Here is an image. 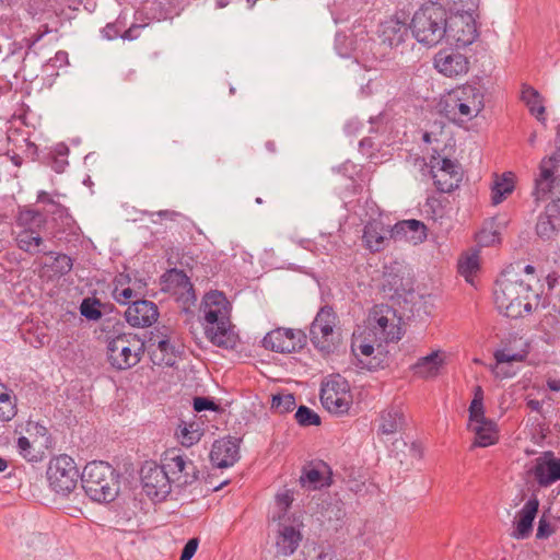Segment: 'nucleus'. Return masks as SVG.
Returning <instances> with one entry per match:
<instances>
[{"mask_svg": "<svg viewBox=\"0 0 560 560\" xmlns=\"http://www.w3.org/2000/svg\"><path fill=\"white\" fill-rule=\"evenodd\" d=\"M302 534L298 527L287 524L285 521H279L276 536V552L279 556H291L300 546Z\"/></svg>", "mask_w": 560, "mask_h": 560, "instance_id": "nucleus-24", "label": "nucleus"}, {"mask_svg": "<svg viewBox=\"0 0 560 560\" xmlns=\"http://www.w3.org/2000/svg\"><path fill=\"white\" fill-rule=\"evenodd\" d=\"M447 28V39L455 42L457 47H467L479 36L476 21L468 12L448 19Z\"/></svg>", "mask_w": 560, "mask_h": 560, "instance_id": "nucleus-14", "label": "nucleus"}, {"mask_svg": "<svg viewBox=\"0 0 560 560\" xmlns=\"http://www.w3.org/2000/svg\"><path fill=\"white\" fill-rule=\"evenodd\" d=\"M470 429L475 433L472 446L488 447L498 442L497 424L490 419L470 423Z\"/></svg>", "mask_w": 560, "mask_h": 560, "instance_id": "nucleus-34", "label": "nucleus"}, {"mask_svg": "<svg viewBox=\"0 0 560 560\" xmlns=\"http://www.w3.org/2000/svg\"><path fill=\"white\" fill-rule=\"evenodd\" d=\"M16 223L22 228L15 238L21 250L30 255H45L49 250L40 235L42 229L46 225L45 215L40 210L26 208L20 210Z\"/></svg>", "mask_w": 560, "mask_h": 560, "instance_id": "nucleus-5", "label": "nucleus"}, {"mask_svg": "<svg viewBox=\"0 0 560 560\" xmlns=\"http://www.w3.org/2000/svg\"><path fill=\"white\" fill-rule=\"evenodd\" d=\"M16 448L19 454L27 462L37 463L42 459V456L34 450L26 436H20L18 439Z\"/></svg>", "mask_w": 560, "mask_h": 560, "instance_id": "nucleus-48", "label": "nucleus"}, {"mask_svg": "<svg viewBox=\"0 0 560 560\" xmlns=\"http://www.w3.org/2000/svg\"><path fill=\"white\" fill-rule=\"evenodd\" d=\"M145 351V340L135 334H119L107 342L112 368L121 371L137 365Z\"/></svg>", "mask_w": 560, "mask_h": 560, "instance_id": "nucleus-6", "label": "nucleus"}, {"mask_svg": "<svg viewBox=\"0 0 560 560\" xmlns=\"http://www.w3.org/2000/svg\"><path fill=\"white\" fill-rule=\"evenodd\" d=\"M199 545L198 538H190L182 549L179 560H191Z\"/></svg>", "mask_w": 560, "mask_h": 560, "instance_id": "nucleus-59", "label": "nucleus"}, {"mask_svg": "<svg viewBox=\"0 0 560 560\" xmlns=\"http://www.w3.org/2000/svg\"><path fill=\"white\" fill-rule=\"evenodd\" d=\"M142 490L151 500L161 502L172 490V477L165 469L164 463L145 462L140 470Z\"/></svg>", "mask_w": 560, "mask_h": 560, "instance_id": "nucleus-9", "label": "nucleus"}, {"mask_svg": "<svg viewBox=\"0 0 560 560\" xmlns=\"http://www.w3.org/2000/svg\"><path fill=\"white\" fill-rule=\"evenodd\" d=\"M228 300L222 292L211 291L202 301L205 320L210 326H218L221 322H229Z\"/></svg>", "mask_w": 560, "mask_h": 560, "instance_id": "nucleus-23", "label": "nucleus"}, {"mask_svg": "<svg viewBox=\"0 0 560 560\" xmlns=\"http://www.w3.org/2000/svg\"><path fill=\"white\" fill-rule=\"evenodd\" d=\"M122 27L124 24H121L119 20L114 23H107L106 26L102 30L103 37L108 40H113L119 37Z\"/></svg>", "mask_w": 560, "mask_h": 560, "instance_id": "nucleus-56", "label": "nucleus"}, {"mask_svg": "<svg viewBox=\"0 0 560 560\" xmlns=\"http://www.w3.org/2000/svg\"><path fill=\"white\" fill-rule=\"evenodd\" d=\"M468 411H469L470 423L480 422L482 420H488V418L485 417L483 401L472 399Z\"/></svg>", "mask_w": 560, "mask_h": 560, "instance_id": "nucleus-55", "label": "nucleus"}, {"mask_svg": "<svg viewBox=\"0 0 560 560\" xmlns=\"http://www.w3.org/2000/svg\"><path fill=\"white\" fill-rule=\"evenodd\" d=\"M315 550L317 552L313 560H346L345 558L337 557L336 552L330 546H318L317 548H315Z\"/></svg>", "mask_w": 560, "mask_h": 560, "instance_id": "nucleus-58", "label": "nucleus"}, {"mask_svg": "<svg viewBox=\"0 0 560 560\" xmlns=\"http://www.w3.org/2000/svg\"><path fill=\"white\" fill-rule=\"evenodd\" d=\"M434 67L442 74L453 78L468 72L469 60L458 51L442 49L434 56Z\"/></svg>", "mask_w": 560, "mask_h": 560, "instance_id": "nucleus-20", "label": "nucleus"}, {"mask_svg": "<svg viewBox=\"0 0 560 560\" xmlns=\"http://www.w3.org/2000/svg\"><path fill=\"white\" fill-rule=\"evenodd\" d=\"M532 472L540 487H549L560 480V458L551 451L545 452L535 459Z\"/></svg>", "mask_w": 560, "mask_h": 560, "instance_id": "nucleus-19", "label": "nucleus"}, {"mask_svg": "<svg viewBox=\"0 0 560 560\" xmlns=\"http://www.w3.org/2000/svg\"><path fill=\"white\" fill-rule=\"evenodd\" d=\"M365 331L368 340L377 341V349L384 343L398 342L404 335L401 317L393 306L376 304L369 312Z\"/></svg>", "mask_w": 560, "mask_h": 560, "instance_id": "nucleus-4", "label": "nucleus"}, {"mask_svg": "<svg viewBox=\"0 0 560 560\" xmlns=\"http://www.w3.org/2000/svg\"><path fill=\"white\" fill-rule=\"evenodd\" d=\"M49 218L51 222V238L63 244L79 242L81 229L70 214L69 209L65 210V213H55V215Z\"/></svg>", "mask_w": 560, "mask_h": 560, "instance_id": "nucleus-18", "label": "nucleus"}, {"mask_svg": "<svg viewBox=\"0 0 560 560\" xmlns=\"http://www.w3.org/2000/svg\"><path fill=\"white\" fill-rule=\"evenodd\" d=\"M521 98L537 120L541 122L546 120V108L542 104L541 96L536 89L528 84H523Z\"/></svg>", "mask_w": 560, "mask_h": 560, "instance_id": "nucleus-39", "label": "nucleus"}, {"mask_svg": "<svg viewBox=\"0 0 560 560\" xmlns=\"http://www.w3.org/2000/svg\"><path fill=\"white\" fill-rule=\"evenodd\" d=\"M104 306L105 304H103L97 298H85L81 302L80 313L86 319L96 322L102 318L103 313L101 307Z\"/></svg>", "mask_w": 560, "mask_h": 560, "instance_id": "nucleus-42", "label": "nucleus"}, {"mask_svg": "<svg viewBox=\"0 0 560 560\" xmlns=\"http://www.w3.org/2000/svg\"><path fill=\"white\" fill-rule=\"evenodd\" d=\"M377 346V341H370L366 339V331H364L363 340H353L351 343V351L358 360V364L361 369L369 371H377L385 368L384 358H381L383 353L380 351L377 355L372 357L375 351L374 346Z\"/></svg>", "mask_w": 560, "mask_h": 560, "instance_id": "nucleus-21", "label": "nucleus"}, {"mask_svg": "<svg viewBox=\"0 0 560 560\" xmlns=\"http://www.w3.org/2000/svg\"><path fill=\"white\" fill-rule=\"evenodd\" d=\"M151 217L158 215L162 220H170L175 221L178 217H182V214L174 210H161L158 212H150Z\"/></svg>", "mask_w": 560, "mask_h": 560, "instance_id": "nucleus-63", "label": "nucleus"}, {"mask_svg": "<svg viewBox=\"0 0 560 560\" xmlns=\"http://www.w3.org/2000/svg\"><path fill=\"white\" fill-rule=\"evenodd\" d=\"M555 533V528L547 521L545 514L540 517L538 522L536 538L537 539H546Z\"/></svg>", "mask_w": 560, "mask_h": 560, "instance_id": "nucleus-57", "label": "nucleus"}, {"mask_svg": "<svg viewBox=\"0 0 560 560\" xmlns=\"http://www.w3.org/2000/svg\"><path fill=\"white\" fill-rule=\"evenodd\" d=\"M62 196L59 191L47 192L45 190H39L37 192L36 201L37 203L44 205L43 213L45 219L48 217L55 215V213L61 212L65 213V210L68 208L61 205L58 198Z\"/></svg>", "mask_w": 560, "mask_h": 560, "instance_id": "nucleus-40", "label": "nucleus"}, {"mask_svg": "<svg viewBox=\"0 0 560 560\" xmlns=\"http://www.w3.org/2000/svg\"><path fill=\"white\" fill-rule=\"evenodd\" d=\"M442 364L443 359L440 357V351H433L428 355L419 358L417 362L411 365V370L415 375L428 378L435 376Z\"/></svg>", "mask_w": 560, "mask_h": 560, "instance_id": "nucleus-36", "label": "nucleus"}, {"mask_svg": "<svg viewBox=\"0 0 560 560\" xmlns=\"http://www.w3.org/2000/svg\"><path fill=\"white\" fill-rule=\"evenodd\" d=\"M560 231V217H551L545 209L544 213L538 217L536 224L537 235L545 241L553 238Z\"/></svg>", "mask_w": 560, "mask_h": 560, "instance_id": "nucleus-41", "label": "nucleus"}, {"mask_svg": "<svg viewBox=\"0 0 560 560\" xmlns=\"http://www.w3.org/2000/svg\"><path fill=\"white\" fill-rule=\"evenodd\" d=\"M479 270V259L477 255L467 256L464 261L458 264V272L467 282H472L471 276Z\"/></svg>", "mask_w": 560, "mask_h": 560, "instance_id": "nucleus-49", "label": "nucleus"}, {"mask_svg": "<svg viewBox=\"0 0 560 560\" xmlns=\"http://www.w3.org/2000/svg\"><path fill=\"white\" fill-rule=\"evenodd\" d=\"M409 37V27L406 23L398 20H389L381 24L380 38L382 44L390 48H396L404 44Z\"/></svg>", "mask_w": 560, "mask_h": 560, "instance_id": "nucleus-28", "label": "nucleus"}, {"mask_svg": "<svg viewBox=\"0 0 560 560\" xmlns=\"http://www.w3.org/2000/svg\"><path fill=\"white\" fill-rule=\"evenodd\" d=\"M143 294L137 290L131 289L130 287L126 288H114L113 290V298L114 300L119 304H128V306L131 304L133 300H138Z\"/></svg>", "mask_w": 560, "mask_h": 560, "instance_id": "nucleus-50", "label": "nucleus"}, {"mask_svg": "<svg viewBox=\"0 0 560 560\" xmlns=\"http://www.w3.org/2000/svg\"><path fill=\"white\" fill-rule=\"evenodd\" d=\"M147 347L153 364L160 366L175 365L179 351L176 345L172 342L171 329L166 326L156 328L155 331L150 332V336L145 341V348Z\"/></svg>", "mask_w": 560, "mask_h": 560, "instance_id": "nucleus-10", "label": "nucleus"}, {"mask_svg": "<svg viewBox=\"0 0 560 560\" xmlns=\"http://www.w3.org/2000/svg\"><path fill=\"white\" fill-rule=\"evenodd\" d=\"M0 420L10 421L16 415L15 404L12 402L11 395L5 388L0 389Z\"/></svg>", "mask_w": 560, "mask_h": 560, "instance_id": "nucleus-46", "label": "nucleus"}, {"mask_svg": "<svg viewBox=\"0 0 560 560\" xmlns=\"http://www.w3.org/2000/svg\"><path fill=\"white\" fill-rule=\"evenodd\" d=\"M190 428H192V424L189 427L184 424L183 427H179L177 432L180 443L185 446H190L200 440V433L198 430H191Z\"/></svg>", "mask_w": 560, "mask_h": 560, "instance_id": "nucleus-52", "label": "nucleus"}, {"mask_svg": "<svg viewBox=\"0 0 560 560\" xmlns=\"http://www.w3.org/2000/svg\"><path fill=\"white\" fill-rule=\"evenodd\" d=\"M293 491L292 490H284L283 492L276 494V504L279 510L277 515L272 516L273 521H285V515L289 509L291 508V504L293 502Z\"/></svg>", "mask_w": 560, "mask_h": 560, "instance_id": "nucleus-45", "label": "nucleus"}, {"mask_svg": "<svg viewBox=\"0 0 560 560\" xmlns=\"http://www.w3.org/2000/svg\"><path fill=\"white\" fill-rule=\"evenodd\" d=\"M494 359L497 365L510 362H523L526 358V353L511 352L509 349H499L494 352Z\"/></svg>", "mask_w": 560, "mask_h": 560, "instance_id": "nucleus-51", "label": "nucleus"}, {"mask_svg": "<svg viewBox=\"0 0 560 560\" xmlns=\"http://www.w3.org/2000/svg\"><path fill=\"white\" fill-rule=\"evenodd\" d=\"M390 238L405 240L418 244L427 238V226L423 222L416 219L404 220L390 229Z\"/></svg>", "mask_w": 560, "mask_h": 560, "instance_id": "nucleus-26", "label": "nucleus"}, {"mask_svg": "<svg viewBox=\"0 0 560 560\" xmlns=\"http://www.w3.org/2000/svg\"><path fill=\"white\" fill-rule=\"evenodd\" d=\"M458 101V105H469L471 110L478 115L485 108V95L482 91L471 84H466L453 89L450 93Z\"/></svg>", "mask_w": 560, "mask_h": 560, "instance_id": "nucleus-30", "label": "nucleus"}, {"mask_svg": "<svg viewBox=\"0 0 560 560\" xmlns=\"http://www.w3.org/2000/svg\"><path fill=\"white\" fill-rule=\"evenodd\" d=\"M540 327L546 334H559L560 319L557 315L548 313L540 320Z\"/></svg>", "mask_w": 560, "mask_h": 560, "instance_id": "nucleus-53", "label": "nucleus"}, {"mask_svg": "<svg viewBox=\"0 0 560 560\" xmlns=\"http://www.w3.org/2000/svg\"><path fill=\"white\" fill-rule=\"evenodd\" d=\"M441 106L444 116L458 126H463L478 116L469 105H458V101L450 94L441 103Z\"/></svg>", "mask_w": 560, "mask_h": 560, "instance_id": "nucleus-29", "label": "nucleus"}, {"mask_svg": "<svg viewBox=\"0 0 560 560\" xmlns=\"http://www.w3.org/2000/svg\"><path fill=\"white\" fill-rule=\"evenodd\" d=\"M327 513L329 514L328 520H332L334 517L336 521L341 522L346 517V510L343 508V503L331 504L327 509Z\"/></svg>", "mask_w": 560, "mask_h": 560, "instance_id": "nucleus-60", "label": "nucleus"}, {"mask_svg": "<svg viewBox=\"0 0 560 560\" xmlns=\"http://www.w3.org/2000/svg\"><path fill=\"white\" fill-rule=\"evenodd\" d=\"M194 409L197 412L210 410V411H218L219 406L215 404V401L212 398L209 397H202L198 396L194 398L192 402Z\"/></svg>", "mask_w": 560, "mask_h": 560, "instance_id": "nucleus-54", "label": "nucleus"}, {"mask_svg": "<svg viewBox=\"0 0 560 560\" xmlns=\"http://www.w3.org/2000/svg\"><path fill=\"white\" fill-rule=\"evenodd\" d=\"M384 294L394 303L400 304L408 302L415 294L413 285L410 280L397 273H389L386 276L383 283Z\"/></svg>", "mask_w": 560, "mask_h": 560, "instance_id": "nucleus-25", "label": "nucleus"}, {"mask_svg": "<svg viewBox=\"0 0 560 560\" xmlns=\"http://www.w3.org/2000/svg\"><path fill=\"white\" fill-rule=\"evenodd\" d=\"M430 165L436 168L435 171L448 175L447 179L440 178V175H433V183L436 190L441 192H452L458 187L462 180V174L459 173L458 165L453 160L441 158L439 154L432 155Z\"/></svg>", "mask_w": 560, "mask_h": 560, "instance_id": "nucleus-16", "label": "nucleus"}, {"mask_svg": "<svg viewBox=\"0 0 560 560\" xmlns=\"http://www.w3.org/2000/svg\"><path fill=\"white\" fill-rule=\"evenodd\" d=\"M162 290L174 292L185 290L194 294V287L186 272L182 269L171 268L161 276Z\"/></svg>", "mask_w": 560, "mask_h": 560, "instance_id": "nucleus-33", "label": "nucleus"}, {"mask_svg": "<svg viewBox=\"0 0 560 560\" xmlns=\"http://www.w3.org/2000/svg\"><path fill=\"white\" fill-rule=\"evenodd\" d=\"M300 482L308 489H319L324 486V476L320 470L315 467L304 468L300 477Z\"/></svg>", "mask_w": 560, "mask_h": 560, "instance_id": "nucleus-43", "label": "nucleus"}, {"mask_svg": "<svg viewBox=\"0 0 560 560\" xmlns=\"http://www.w3.org/2000/svg\"><path fill=\"white\" fill-rule=\"evenodd\" d=\"M307 342L306 334L301 329L279 327L262 338V347L278 353H292L302 350Z\"/></svg>", "mask_w": 560, "mask_h": 560, "instance_id": "nucleus-11", "label": "nucleus"}, {"mask_svg": "<svg viewBox=\"0 0 560 560\" xmlns=\"http://www.w3.org/2000/svg\"><path fill=\"white\" fill-rule=\"evenodd\" d=\"M538 510L539 500L536 494H533L515 516L511 534L513 538L526 539L532 535L534 520Z\"/></svg>", "mask_w": 560, "mask_h": 560, "instance_id": "nucleus-22", "label": "nucleus"}, {"mask_svg": "<svg viewBox=\"0 0 560 560\" xmlns=\"http://www.w3.org/2000/svg\"><path fill=\"white\" fill-rule=\"evenodd\" d=\"M348 393V382L338 376V378L322 384L319 395L320 402L323 407L330 413H347L351 404Z\"/></svg>", "mask_w": 560, "mask_h": 560, "instance_id": "nucleus-13", "label": "nucleus"}, {"mask_svg": "<svg viewBox=\"0 0 560 560\" xmlns=\"http://www.w3.org/2000/svg\"><path fill=\"white\" fill-rule=\"evenodd\" d=\"M49 63L52 67H62L63 65H68V52L65 50L57 51L55 57L49 59Z\"/></svg>", "mask_w": 560, "mask_h": 560, "instance_id": "nucleus-62", "label": "nucleus"}, {"mask_svg": "<svg viewBox=\"0 0 560 560\" xmlns=\"http://www.w3.org/2000/svg\"><path fill=\"white\" fill-rule=\"evenodd\" d=\"M447 10L439 2L423 3L413 14L410 28L413 37L423 45L435 46L446 37Z\"/></svg>", "mask_w": 560, "mask_h": 560, "instance_id": "nucleus-2", "label": "nucleus"}, {"mask_svg": "<svg viewBox=\"0 0 560 560\" xmlns=\"http://www.w3.org/2000/svg\"><path fill=\"white\" fill-rule=\"evenodd\" d=\"M207 338L217 347L224 349H234L237 341V336L231 329V323L221 322L218 326L206 327Z\"/></svg>", "mask_w": 560, "mask_h": 560, "instance_id": "nucleus-32", "label": "nucleus"}, {"mask_svg": "<svg viewBox=\"0 0 560 560\" xmlns=\"http://www.w3.org/2000/svg\"><path fill=\"white\" fill-rule=\"evenodd\" d=\"M510 271H504L495 281L493 296L499 311L506 317L518 318L523 313H532L529 294L532 285L523 280L509 278Z\"/></svg>", "mask_w": 560, "mask_h": 560, "instance_id": "nucleus-3", "label": "nucleus"}, {"mask_svg": "<svg viewBox=\"0 0 560 560\" xmlns=\"http://www.w3.org/2000/svg\"><path fill=\"white\" fill-rule=\"evenodd\" d=\"M405 424V416L399 407H390L381 416L380 433L394 434L401 430Z\"/></svg>", "mask_w": 560, "mask_h": 560, "instance_id": "nucleus-37", "label": "nucleus"}, {"mask_svg": "<svg viewBox=\"0 0 560 560\" xmlns=\"http://www.w3.org/2000/svg\"><path fill=\"white\" fill-rule=\"evenodd\" d=\"M390 230H387L382 222L369 221L363 229V242L365 247L372 253L381 252L385 248Z\"/></svg>", "mask_w": 560, "mask_h": 560, "instance_id": "nucleus-27", "label": "nucleus"}, {"mask_svg": "<svg viewBox=\"0 0 560 560\" xmlns=\"http://www.w3.org/2000/svg\"><path fill=\"white\" fill-rule=\"evenodd\" d=\"M119 472L107 462L88 463L81 474L86 495L98 503L113 502L119 493Z\"/></svg>", "mask_w": 560, "mask_h": 560, "instance_id": "nucleus-1", "label": "nucleus"}, {"mask_svg": "<svg viewBox=\"0 0 560 560\" xmlns=\"http://www.w3.org/2000/svg\"><path fill=\"white\" fill-rule=\"evenodd\" d=\"M46 474L50 488L62 495L75 489L80 477L73 458L67 454L51 458Z\"/></svg>", "mask_w": 560, "mask_h": 560, "instance_id": "nucleus-7", "label": "nucleus"}, {"mask_svg": "<svg viewBox=\"0 0 560 560\" xmlns=\"http://www.w3.org/2000/svg\"><path fill=\"white\" fill-rule=\"evenodd\" d=\"M69 148L65 143H57L52 148L42 150L40 164L50 167L56 173H63L69 165L68 162Z\"/></svg>", "mask_w": 560, "mask_h": 560, "instance_id": "nucleus-31", "label": "nucleus"}, {"mask_svg": "<svg viewBox=\"0 0 560 560\" xmlns=\"http://www.w3.org/2000/svg\"><path fill=\"white\" fill-rule=\"evenodd\" d=\"M295 420L301 427L319 425L320 417L311 408L302 405L295 412Z\"/></svg>", "mask_w": 560, "mask_h": 560, "instance_id": "nucleus-47", "label": "nucleus"}, {"mask_svg": "<svg viewBox=\"0 0 560 560\" xmlns=\"http://www.w3.org/2000/svg\"><path fill=\"white\" fill-rule=\"evenodd\" d=\"M131 279L129 275L126 273H119L114 279V288H126L125 285H128L130 283Z\"/></svg>", "mask_w": 560, "mask_h": 560, "instance_id": "nucleus-64", "label": "nucleus"}, {"mask_svg": "<svg viewBox=\"0 0 560 560\" xmlns=\"http://www.w3.org/2000/svg\"><path fill=\"white\" fill-rule=\"evenodd\" d=\"M45 256L50 258L49 262L43 265L44 269L51 272V277L61 278L70 273L74 259L63 253L48 250Z\"/></svg>", "mask_w": 560, "mask_h": 560, "instance_id": "nucleus-35", "label": "nucleus"}, {"mask_svg": "<svg viewBox=\"0 0 560 560\" xmlns=\"http://www.w3.org/2000/svg\"><path fill=\"white\" fill-rule=\"evenodd\" d=\"M25 154L27 158H31L33 161H38L40 163L42 150L33 142L26 140V149Z\"/></svg>", "mask_w": 560, "mask_h": 560, "instance_id": "nucleus-61", "label": "nucleus"}, {"mask_svg": "<svg viewBox=\"0 0 560 560\" xmlns=\"http://www.w3.org/2000/svg\"><path fill=\"white\" fill-rule=\"evenodd\" d=\"M159 308L152 301L142 296L133 300L125 312L127 323L132 327H150L158 320Z\"/></svg>", "mask_w": 560, "mask_h": 560, "instance_id": "nucleus-17", "label": "nucleus"}, {"mask_svg": "<svg viewBox=\"0 0 560 560\" xmlns=\"http://www.w3.org/2000/svg\"><path fill=\"white\" fill-rule=\"evenodd\" d=\"M295 405V396L291 393L277 394L271 399V409L281 415L292 411Z\"/></svg>", "mask_w": 560, "mask_h": 560, "instance_id": "nucleus-44", "label": "nucleus"}, {"mask_svg": "<svg viewBox=\"0 0 560 560\" xmlns=\"http://www.w3.org/2000/svg\"><path fill=\"white\" fill-rule=\"evenodd\" d=\"M165 469L177 487L192 485L199 478V470L191 459L176 451H167L163 458Z\"/></svg>", "mask_w": 560, "mask_h": 560, "instance_id": "nucleus-12", "label": "nucleus"}, {"mask_svg": "<svg viewBox=\"0 0 560 560\" xmlns=\"http://www.w3.org/2000/svg\"><path fill=\"white\" fill-rule=\"evenodd\" d=\"M514 174L505 172L501 176L495 175V179L491 187V200L493 205L501 203L509 195H511L515 187Z\"/></svg>", "mask_w": 560, "mask_h": 560, "instance_id": "nucleus-38", "label": "nucleus"}, {"mask_svg": "<svg viewBox=\"0 0 560 560\" xmlns=\"http://www.w3.org/2000/svg\"><path fill=\"white\" fill-rule=\"evenodd\" d=\"M337 320L338 316L332 306L324 305L310 326V340L323 354H330L335 349L334 329Z\"/></svg>", "mask_w": 560, "mask_h": 560, "instance_id": "nucleus-8", "label": "nucleus"}, {"mask_svg": "<svg viewBox=\"0 0 560 560\" xmlns=\"http://www.w3.org/2000/svg\"><path fill=\"white\" fill-rule=\"evenodd\" d=\"M240 443L241 439L230 435L215 440L209 454L211 464L218 468L233 466L240 459Z\"/></svg>", "mask_w": 560, "mask_h": 560, "instance_id": "nucleus-15", "label": "nucleus"}]
</instances>
